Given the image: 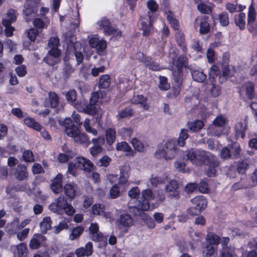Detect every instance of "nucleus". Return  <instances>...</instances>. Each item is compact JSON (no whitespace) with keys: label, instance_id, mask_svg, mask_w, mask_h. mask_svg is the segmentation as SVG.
<instances>
[{"label":"nucleus","instance_id":"bb28decb","mask_svg":"<svg viewBox=\"0 0 257 257\" xmlns=\"http://www.w3.org/2000/svg\"><path fill=\"white\" fill-rule=\"evenodd\" d=\"M246 15L243 13H239L234 17L235 24L240 30H243L245 26Z\"/></svg>","mask_w":257,"mask_h":257},{"label":"nucleus","instance_id":"a19ab883","mask_svg":"<svg viewBox=\"0 0 257 257\" xmlns=\"http://www.w3.org/2000/svg\"><path fill=\"white\" fill-rule=\"evenodd\" d=\"M83 230L84 227L81 226H79L73 228L71 233L69 235V239L73 240L77 238L83 233Z\"/></svg>","mask_w":257,"mask_h":257},{"label":"nucleus","instance_id":"0e129e2a","mask_svg":"<svg viewBox=\"0 0 257 257\" xmlns=\"http://www.w3.org/2000/svg\"><path fill=\"white\" fill-rule=\"evenodd\" d=\"M83 110L85 113L91 115H93L97 112V108L95 106V104H92L91 103L85 105L83 108Z\"/></svg>","mask_w":257,"mask_h":257},{"label":"nucleus","instance_id":"a211bd4d","mask_svg":"<svg viewBox=\"0 0 257 257\" xmlns=\"http://www.w3.org/2000/svg\"><path fill=\"white\" fill-rule=\"evenodd\" d=\"M45 240V237L41 234H35L30 240L29 246L32 249H38Z\"/></svg>","mask_w":257,"mask_h":257},{"label":"nucleus","instance_id":"7ed1b4c3","mask_svg":"<svg viewBox=\"0 0 257 257\" xmlns=\"http://www.w3.org/2000/svg\"><path fill=\"white\" fill-rule=\"evenodd\" d=\"M63 37L64 40L67 44V47H71L72 46L73 47L75 50L74 55L77 62V64H80L83 60V55L81 52H78L76 50V48L79 47L80 45V43L76 42V37L70 31L66 33L63 35Z\"/></svg>","mask_w":257,"mask_h":257},{"label":"nucleus","instance_id":"c9c22d12","mask_svg":"<svg viewBox=\"0 0 257 257\" xmlns=\"http://www.w3.org/2000/svg\"><path fill=\"white\" fill-rule=\"evenodd\" d=\"M73 139L77 143L85 144L86 146L89 144V138L84 133L79 132Z\"/></svg>","mask_w":257,"mask_h":257},{"label":"nucleus","instance_id":"c85d7f7f","mask_svg":"<svg viewBox=\"0 0 257 257\" xmlns=\"http://www.w3.org/2000/svg\"><path fill=\"white\" fill-rule=\"evenodd\" d=\"M60 54L61 51L58 48H51V50L49 51V56H47L45 58L46 62L51 65L55 64V61H50V57L56 58L60 55Z\"/></svg>","mask_w":257,"mask_h":257},{"label":"nucleus","instance_id":"de8ad7c7","mask_svg":"<svg viewBox=\"0 0 257 257\" xmlns=\"http://www.w3.org/2000/svg\"><path fill=\"white\" fill-rule=\"evenodd\" d=\"M225 8L230 13H233L236 12L242 11L245 8V7L239 5H234L231 3H227L226 4Z\"/></svg>","mask_w":257,"mask_h":257},{"label":"nucleus","instance_id":"69168bd1","mask_svg":"<svg viewBox=\"0 0 257 257\" xmlns=\"http://www.w3.org/2000/svg\"><path fill=\"white\" fill-rule=\"evenodd\" d=\"M116 149L118 151L130 152L132 151L131 147L125 142L118 143L116 145Z\"/></svg>","mask_w":257,"mask_h":257},{"label":"nucleus","instance_id":"79ce46f5","mask_svg":"<svg viewBox=\"0 0 257 257\" xmlns=\"http://www.w3.org/2000/svg\"><path fill=\"white\" fill-rule=\"evenodd\" d=\"M188 125L190 131L194 132L200 130L203 126L204 124L201 120H196L191 123H188Z\"/></svg>","mask_w":257,"mask_h":257},{"label":"nucleus","instance_id":"f3484780","mask_svg":"<svg viewBox=\"0 0 257 257\" xmlns=\"http://www.w3.org/2000/svg\"><path fill=\"white\" fill-rule=\"evenodd\" d=\"M62 178L63 175L61 174H58L52 181L51 188L55 194L59 193L62 191Z\"/></svg>","mask_w":257,"mask_h":257},{"label":"nucleus","instance_id":"7c9ffc66","mask_svg":"<svg viewBox=\"0 0 257 257\" xmlns=\"http://www.w3.org/2000/svg\"><path fill=\"white\" fill-rule=\"evenodd\" d=\"M166 14L167 19L171 27L174 30H178L179 28V23L178 21L174 17V14L170 11H168Z\"/></svg>","mask_w":257,"mask_h":257},{"label":"nucleus","instance_id":"774afa93","mask_svg":"<svg viewBox=\"0 0 257 257\" xmlns=\"http://www.w3.org/2000/svg\"><path fill=\"white\" fill-rule=\"evenodd\" d=\"M176 69L177 70L174 69L173 71V79L175 82L180 83L182 80V69Z\"/></svg>","mask_w":257,"mask_h":257},{"label":"nucleus","instance_id":"603ef678","mask_svg":"<svg viewBox=\"0 0 257 257\" xmlns=\"http://www.w3.org/2000/svg\"><path fill=\"white\" fill-rule=\"evenodd\" d=\"M150 182L153 187H157L158 185L164 184L165 183V180L161 177L155 175H152L150 179Z\"/></svg>","mask_w":257,"mask_h":257},{"label":"nucleus","instance_id":"c03bdc74","mask_svg":"<svg viewBox=\"0 0 257 257\" xmlns=\"http://www.w3.org/2000/svg\"><path fill=\"white\" fill-rule=\"evenodd\" d=\"M110 78L108 75H103L99 79L98 86L101 88H106L110 85Z\"/></svg>","mask_w":257,"mask_h":257},{"label":"nucleus","instance_id":"5fc2aeb1","mask_svg":"<svg viewBox=\"0 0 257 257\" xmlns=\"http://www.w3.org/2000/svg\"><path fill=\"white\" fill-rule=\"evenodd\" d=\"M220 24L222 26H227L229 24V16L226 12H223L218 15Z\"/></svg>","mask_w":257,"mask_h":257},{"label":"nucleus","instance_id":"1a4fd4ad","mask_svg":"<svg viewBox=\"0 0 257 257\" xmlns=\"http://www.w3.org/2000/svg\"><path fill=\"white\" fill-rule=\"evenodd\" d=\"M194 25L196 28L199 27V31L201 34H206L210 31L208 17L197 18L195 20Z\"/></svg>","mask_w":257,"mask_h":257},{"label":"nucleus","instance_id":"58836bf2","mask_svg":"<svg viewBox=\"0 0 257 257\" xmlns=\"http://www.w3.org/2000/svg\"><path fill=\"white\" fill-rule=\"evenodd\" d=\"M66 99L68 101L71 103L73 105H74L77 108L76 106V97H77V93L75 90L71 89L69 90L65 95Z\"/></svg>","mask_w":257,"mask_h":257},{"label":"nucleus","instance_id":"680f3d73","mask_svg":"<svg viewBox=\"0 0 257 257\" xmlns=\"http://www.w3.org/2000/svg\"><path fill=\"white\" fill-rule=\"evenodd\" d=\"M246 95L249 99H251L254 96V85L251 82L245 84Z\"/></svg>","mask_w":257,"mask_h":257},{"label":"nucleus","instance_id":"72a5a7b5","mask_svg":"<svg viewBox=\"0 0 257 257\" xmlns=\"http://www.w3.org/2000/svg\"><path fill=\"white\" fill-rule=\"evenodd\" d=\"M41 230L42 232L46 233L48 230L51 228L52 221L50 217H44L42 222L40 223Z\"/></svg>","mask_w":257,"mask_h":257},{"label":"nucleus","instance_id":"4be33fe9","mask_svg":"<svg viewBox=\"0 0 257 257\" xmlns=\"http://www.w3.org/2000/svg\"><path fill=\"white\" fill-rule=\"evenodd\" d=\"M147 101V98L142 95H135L131 99L132 103L136 104H140L141 107L145 110H148L149 108V105Z\"/></svg>","mask_w":257,"mask_h":257},{"label":"nucleus","instance_id":"f8f14e48","mask_svg":"<svg viewBox=\"0 0 257 257\" xmlns=\"http://www.w3.org/2000/svg\"><path fill=\"white\" fill-rule=\"evenodd\" d=\"M77 166L81 170L86 172H91L93 170L94 166L88 159L84 157H77L75 159Z\"/></svg>","mask_w":257,"mask_h":257},{"label":"nucleus","instance_id":"423d86ee","mask_svg":"<svg viewBox=\"0 0 257 257\" xmlns=\"http://www.w3.org/2000/svg\"><path fill=\"white\" fill-rule=\"evenodd\" d=\"M165 191L170 198L178 199L180 197L179 184L175 180H172L166 185Z\"/></svg>","mask_w":257,"mask_h":257},{"label":"nucleus","instance_id":"3c124183","mask_svg":"<svg viewBox=\"0 0 257 257\" xmlns=\"http://www.w3.org/2000/svg\"><path fill=\"white\" fill-rule=\"evenodd\" d=\"M17 249L19 257H26L27 246L24 243H21L15 247Z\"/></svg>","mask_w":257,"mask_h":257},{"label":"nucleus","instance_id":"2eb2a0df","mask_svg":"<svg viewBox=\"0 0 257 257\" xmlns=\"http://www.w3.org/2000/svg\"><path fill=\"white\" fill-rule=\"evenodd\" d=\"M93 244L91 242H87L84 247H81L77 249L75 253L78 257L88 256L93 252Z\"/></svg>","mask_w":257,"mask_h":257},{"label":"nucleus","instance_id":"bf43d9fd","mask_svg":"<svg viewBox=\"0 0 257 257\" xmlns=\"http://www.w3.org/2000/svg\"><path fill=\"white\" fill-rule=\"evenodd\" d=\"M104 210V206L101 204H95L92 206V212L94 215H101Z\"/></svg>","mask_w":257,"mask_h":257},{"label":"nucleus","instance_id":"4d7b16f0","mask_svg":"<svg viewBox=\"0 0 257 257\" xmlns=\"http://www.w3.org/2000/svg\"><path fill=\"white\" fill-rule=\"evenodd\" d=\"M216 252V248L212 244L207 245L203 250V255L210 257Z\"/></svg>","mask_w":257,"mask_h":257},{"label":"nucleus","instance_id":"9d476101","mask_svg":"<svg viewBox=\"0 0 257 257\" xmlns=\"http://www.w3.org/2000/svg\"><path fill=\"white\" fill-rule=\"evenodd\" d=\"M67 203L64 197L60 196L49 205V209L54 213L60 214Z\"/></svg>","mask_w":257,"mask_h":257},{"label":"nucleus","instance_id":"473e14b6","mask_svg":"<svg viewBox=\"0 0 257 257\" xmlns=\"http://www.w3.org/2000/svg\"><path fill=\"white\" fill-rule=\"evenodd\" d=\"M105 137L107 143L112 145L115 141L116 138V132L114 128H108L105 131Z\"/></svg>","mask_w":257,"mask_h":257},{"label":"nucleus","instance_id":"0eeeda50","mask_svg":"<svg viewBox=\"0 0 257 257\" xmlns=\"http://www.w3.org/2000/svg\"><path fill=\"white\" fill-rule=\"evenodd\" d=\"M141 29L143 31L144 36L148 37L153 33V28L152 27L151 16L149 12L148 14L144 17H141Z\"/></svg>","mask_w":257,"mask_h":257},{"label":"nucleus","instance_id":"4c0bfd02","mask_svg":"<svg viewBox=\"0 0 257 257\" xmlns=\"http://www.w3.org/2000/svg\"><path fill=\"white\" fill-rule=\"evenodd\" d=\"M224 128L211 125L208 129V133L211 136L219 137L223 134Z\"/></svg>","mask_w":257,"mask_h":257},{"label":"nucleus","instance_id":"6e6d98bb","mask_svg":"<svg viewBox=\"0 0 257 257\" xmlns=\"http://www.w3.org/2000/svg\"><path fill=\"white\" fill-rule=\"evenodd\" d=\"M227 121V119L225 117L222 115H219L217 116L213 120V124L212 125L224 128V126Z\"/></svg>","mask_w":257,"mask_h":257},{"label":"nucleus","instance_id":"a878e982","mask_svg":"<svg viewBox=\"0 0 257 257\" xmlns=\"http://www.w3.org/2000/svg\"><path fill=\"white\" fill-rule=\"evenodd\" d=\"M58 104L59 99L57 94L54 92H50L49 93V101H45V106L55 108L58 105Z\"/></svg>","mask_w":257,"mask_h":257},{"label":"nucleus","instance_id":"5701e85b","mask_svg":"<svg viewBox=\"0 0 257 257\" xmlns=\"http://www.w3.org/2000/svg\"><path fill=\"white\" fill-rule=\"evenodd\" d=\"M98 25L100 29H103L105 35H110L112 32V27L110 25L109 20L105 18H102L100 21L97 22Z\"/></svg>","mask_w":257,"mask_h":257},{"label":"nucleus","instance_id":"dca6fc26","mask_svg":"<svg viewBox=\"0 0 257 257\" xmlns=\"http://www.w3.org/2000/svg\"><path fill=\"white\" fill-rule=\"evenodd\" d=\"M63 190L68 198L73 199L77 195L78 186L74 183H68L64 185Z\"/></svg>","mask_w":257,"mask_h":257},{"label":"nucleus","instance_id":"052dcab7","mask_svg":"<svg viewBox=\"0 0 257 257\" xmlns=\"http://www.w3.org/2000/svg\"><path fill=\"white\" fill-rule=\"evenodd\" d=\"M74 156V153L72 151L66 152V154H60L58 156V159L60 163H65L68 161L70 158Z\"/></svg>","mask_w":257,"mask_h":257},{"label":"nucleus","instance_id":"2f4dec72","mask_svg":"<svg viewBox=\"0 0 257 257\" xmlns=\"http://www.w3.org/2000/svg\"><path fill=\"white\" fill-rule=\"evenodd\" d=\"M220 74L219 67L216 65H213L209 69L208 72L209 79L213 83L215 78Z\"/></svg>","mask_w":257,"mask_h":257},{"label":"nucleus","instance_id":"e433bc0d","mask_svg":"<svg viewBox=\"0 0 257 257\" xmlns=\"http://www.w3.org/2000/svg\"><path fill=\"white\" fill-rule=\"evenodd\" d=\"M134 111L128 107H126L123 109L118 112V114L116 115L117 119H121L127 117H131L134 115Z\"/></svg>","mask_w":257,"mask_h":257},{"label":"nucleus","instance_id":"393cba45","mask_svg":"<svg viewBox=\"0 0 257 257\" xmlns=\"http://www.w3.org/2000/svg\"><path fill=\"white\" fill-rule=\"evenodd\" d=\"M191 202L194 206L200 209H204L207 205V201L203 196H198L191 199Z\"/></svg>","mask_w":257,"mask_h":257},{"label":"nucleus","instance_id":"49530a36","mask_svg":"<svg viewBox=\"0 0 257 257\" xmlns=\"http://www.w3.org/2000/svg\"><path fill=\"white\" fill-rule=\"evenodd\" d=\"M187 132L188 131L185 129H182L180 131L178 144L181 147H183L185 145V140L189 137Z\"/></svg>","mask_w":257,"mask_h":257},{"label":"nucleus","instance_id":"6ab92c4d","mask_svg":"<svg viewBox=\"0 0 257 257\" xmlns=\"http://www.w3.org/2000/svg\"><path fill=\"white\" fill-rule=\"evenodd\" d=\"M116 222L124 227H130L133 224V219L130 215L128 214H121L117 218Z\"/></svg>","mask_w":257,"mask_h":257},{"label":"nucleus","instance_id":"39448f33","mask_svg":"<svg viewBox=\"0 0 257 257\" xmlns=\"http://www.w3.org/2000/svg\"><path fill=\"white\" fill-rule=\"evenodd\" d=\"M37 12V7L34 3L31 0H28L24 6L23 15L27 22L31 21Z\"/></svg>","mask_w":257,"mask_h":257},{"label":"nucleus","instance_id":"338daca9","mask_svg":"<svg viewBox=\"0 0 257 257\" xmlns=\"http://www.w3.org/2000/svg\"><path fill=\"white\" fill-rule=\"evenodd\" d=\"M78 169H79V168L77 166L76 161H75L74 163H71L69 164L68 172L72 175L76 176L78 174Z\"/></svg>","mask_w":257,"mask_h":257},{"label":"nucleus","instance_id":"412c9836","mask_svg":"<svg viewBox=\"0 0 257 257\" xmlns=\"http://www.w3.org/2000/svg\"><path fill=\"white\" fill-rule=\"evenodd\" d=\"M89 44L91 47L100 51L104 50L106 47V42L103 40H100L96 37L91 38L89 40Z\"/></svg>","mask_w":257,"mask_h":257},{"label":"nucleus","instance_id":"aec40b11","mask_svg":"<svg viewBox=\"0 0 257 257\" xmlns=\"http://www.w3.org/2000/svg\"><path fill=\"white\" fill-rule=\"evenodd\" d=\"M18 15V14L16 10L14 9L8 10L6 18L3 20V25L4 26L11 25L12 23L16 21Z\"/></svg>","mask_w":257,"mask_h":257},{"label":"nucleus","instance_id":"f257e3e1","mask_svg":"<svg viewBox=\"0 0 257 257\" xmlns=\"http://www.w3.org/2000/svg\"><path fill=\"white\" fill-rule=\"evenodd\" d=\"M185 156L192 164L196 165L206 163H212L214 166L219 165V162L216 157L211 153L204 150H191L186 152Z\"/></svg>","mask_w":257,"mask_h":257},{"label":"nucleus","instance_id":"e2e57ef3","mask_svg":"<svg viewBox=\"0 0 257 257\" xmlns=\"http://www.w3.org/2000/svg\"><path fill=\"white\" fill-rule=\"evenodd\" d=\"M83 126L86 132L91 133L93 136H96L97 131L96 129L91 127L90 124V120L86 118L83 122Z\"/></svg>","mask_w":257,"mask_h":257},{"label":"nucleus","instance_id":"8fccbe9b","mask_svg":"<svg viewBox=\"0 0 257 257\" xmlns=\"http://www.w3.org/2000/svg\"><path fill=\"white\" fill-rule=\"evenodd\" d=\"M231 156L234 158H238L239 157L241 152V149L240 146L237 143H234L231 146Z\"/></svg>","mask_w":257,"mask_h":257},{"label":"nucleus","instance_id":"ea45409f","mask_svg":"<svg viewBox=\"0 0 257 257\" xmlns=\"http://www.w3.org/2000/svg\"><path fill=\"white\" fill-rule=\"evenodd\" d=\"M251 187L250 184L248 183L246 179H241L238 182L234 183L232 186V188L234 190H237L240 189H245Z\"/></svg>","mask_w":257,"mask_h":257},{"label":"nucleus","instance_id":"864d4df0","mask_svg":"<svg viewBox=\"0 0 257 257\" xmlns=\"http://www.w3.org/2000/svg\"><path fill=\"white\" fill-rule=\"evenodd\" d=\"M188 59L185 55L179 56L176 62V68L183 69V67H186L188 64Z\"/></svg>","mask_w":257,"mask_h":257},{"label":"nucleus","instance_id":"6e6552de","mask_svg":"<svg viewBox=\"0 0 257 257\" xmlns=\"http://www.w3.org/2000/svg\"><path fill=\"white\" fill-rule=\"evenodd\" d=\"M63 123L65 127V132L66 135L74 139L80 132L78 127L74 124L72 119L69 117L66 118Z\"/></svg>","mask_w":257,"mask_h":257},{"label":"nucleus","instance_id":"09e8293b","mask_svg":"<svg viewBox=\"0 0 257 257\" xmlns=\"http://www.w3.org/2000/svg\"><path fill=\"white\" fill-rule=\"evenodd\" d=\"M144 62L146 64V67L150 70L158 71L160 69L159 65L150 58H145Z\"/></svg>","mask_w":257,"mask_h":257},{"label":"nucleus","instance_id":"37998d69","mask_svg":"<svg viewBox=\"0 0 257 257\" xmlns=\"http://www.w3.org/2000/svg\"><path fill=\"white\" fill-rule=\"evenodd\" d=\"M175 37L178 44L180 46L182 51L186 53L187 48L184 43V38L183 34L180 32H178L176 33Z\"/></svg>","mask_w":257,"mask_h":257},{"label":"nucleus","instance_id":"9b49d317","mask_svg":"<svg viewBox=\"0 0 257 257\" xmlns=\"http://www.w3.org/2000/svg\"><path fill=\"white\" fill-rule=\"evenodd\" d=\"M104 142L105 140L103 137H99L92 140L93 146L90 149V152L93 157L97 156L102 152V146L104 144Z\"/></svg>","mask_w":257,"mask_h":257},{"label":"nucleus","instance_id":"20e7f679","mask_svg":"<svg viewBox=\"0 0 257 257\" xmlns=\"http://www.w3.org/2000/svg\"><path fill=\"white\" fill-rule=\"evenodd\" d=\"M142 199L139 200L137 208L142 211H148L150 208L149 201L154 198L153 192L150 189H146L142 192Z\"/></svg>","mask_w":257,"mask_h":257},{"label":"nucleus","instance_id":"cd10ccee","mask_svg":"<svg viewBox=\"0 0 257 257\" xmlns=\"http://www.w3.org/2000/svg\"><path fill=\"white\" fill-rule=\"evenodd\" d=\"M246 129V124L241 122H237L235 125V136L243 139L245 137V131Z\"/></svg>","mask_w":257,"mask_h":257},{"label":"nucleus","instance_id":"ddd939ff","mask_svg":"<svg viewBox=\"0 0 257 257\" xmlns=\"http://www.w3.org/2000/svg\"><path fill=\"white\" fill-rule=\"evenodd\" d=\"M89 230L90 238L94 241L103 240L104 236L102 233L99 231V226L96 223H92L90 224Z\"/></svg>","mask_w":257,"mask_h":257},{"label":"nucleus","instance_id":"13d9d810","mask_svg":"<svg viewBox=\"0 0 257 257\" xmlns=\"http://www.w3.org/2000/svg\"><path fill=\"white\" fill-rule=\"evenodd\" d=\"M131 144L136 151L138 152H143L144 151V144L137 138H133L131 141Z\"/></svg>","mask_w":257,"mask_h":257},{"label":"nucleus","instance_id":"f03ea898","mask_svg":"<svg viewBox=\"0 0 257 257\" xmlns=\"http://www.w3.org/2000/svg\"><path fill=\"white\" fill-rule=\"evenodd\" d=\"M178 152V148L175 140H169L161 147H159L155 153L158 158H163L164 159H173Z\"/></svg>","mask_w":257,"mask_h":257},{"label":"nucleus","instance_id":"f704fd0d","mask_svg":"<svg viewBox=\"0 0 257 257\" xmlns=\"http://www.w3.org/2000/svg\"><path fill=\"white\" fill-rule=\"evenodd\" d=\"M49 23V20L46 18H44L43 20L40 18H36L33 21V25L34 26L39 29L47 28Z\"/></svg>","mask_w":257,"mask_h":257},{"label":"nucleus","instance_id":"b1692460","mask_svg":"<svg viewBox=\"0 0 257 257\" xmlns=\"http://www.w3.org/2000/svg\"><path fill=\"white\" fill-rule=\"evenodd\" d=\"M28 173L26 167L23 165H19L17 167L16 172L15 173V176L16 179L20 181H22L26 179Z\"/></svg>","mask_w":257,"mask_h":257},{"label":"nucleus","instance_id":"a18cd8bd","mask_svg":"<svg viewBox=\"0 0 257 257\" xmlns=\"http://www.w3.org/2000/svg\"><path fill=\"white\" fill-rule=\"evenodd\" d=\"M24 122L28 127H31L36 131L40 128V125L41 124L35 121L33 118L30 117H26L24 119Z\"/></svg>","mask_w":257,"mask_h":257},{"label":"nucleus","instance_id":"4468645a","mask_svg":"<svg viewBox=\"0 0 257 257\" xmlns=\"http://www.w3.org/2000/svg\"><path fill=\"white\" fill-rule=\"evenodd\" d=\"M256 20V13L254 8L250 6L248 9L247 15V26L248 30L252 32L256 30V25H253V22Z\"/></svg>","mask_w":257,"mask_h":257},{"label":"nucleus","instance_id":"c756f323","mask_svg":"<svg viewBox=\"0 0 257 257\" xmlns=\"http://www.w3.org/2000/svg\"><path fill=\"white\" fill-rule=\"evenodd\" d=\"M191 75L193 79L198 82H203L206 79V75L203 71L200 70L191 71Z\"/></svg>","mask_w":257,"mask_h":257}]
</instances>
